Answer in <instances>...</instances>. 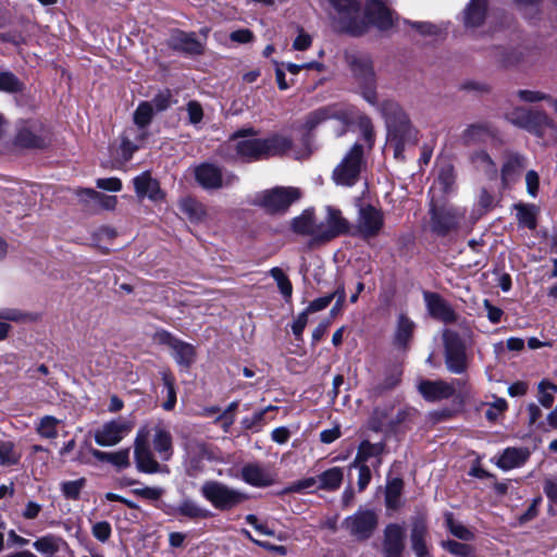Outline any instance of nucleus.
I'll return each mask as SVG.
<instances>
[{"label":"nucleus","instance_id":"42","mask_svg":"<svg viewBox=\"0 0 557 557\" xmlns=\"http://www.w3.org/2000/svg\"><path fill=\"white\" fill-rule=\"evenodd\" d=\"M30 319V314L24 313L17 309H1L0 310V341L7 338L11 325L5 321L23 322Z\"/></svg>","mask_w":557,"mask_h":557},{"label":"nucleus","instance_id":"11","mask_svg":"<svg viewBox=\"0 0 557 557\" xmlns=\"http://www.w3.org/2000/svg\"><path fill=\"white\" fill-rule=\"evenodd\" d=\"M135 423L131 418L119 417L103 423L95 431V442L102 447L117 445L134 429Z\"/></svg>","mask_w":557,"mask_h":557},{"label":"nucleus","instance_id":"22","mask_svg":"<svg viewBox=\"0 0 557 557\" xmlns=\"http://www.w3.org/2000/svg\"><path fill=\"white\" fill-rule=\"evenodd\" d=\"M170 48L189 55H199L203 52V45L195 33L173 30L168 39Z\"/></svg>","mask_w":557,"mask_h":557},{"label":"nucleus","instance_id":"2","mask_svg":"<svg viewBox=\"0 0 557 557\" xmlns=\"http://www.w3.org/2000/svg\"><path fill=\"white\" fill-rule=\"evenodd\" d=\"M246 134L252 135V128L240 131L231 138L237 156L245 161H256L273 156L283 154L292 147V140L285 136L275 135L265 139L245 138Z\"/></svg>","mask_w":557,"mask_h":557},{"label":"nucleus","instance_id":"14","mask_svg":"<svg viewBox=\"0 0 557 557\" xmlns=\"http://www.w3.org/2000/svg\"><path fill=\"white\" fill-rule=\"evenodd\" d=\"M48 140V129L36 120L22 122L15 137V144L25 148H42Z\"/></svg>","mask_w":557,"mask_h":557},{"label":"nucleus","instance_id":"54","mask_svg":"<svg viewBox=\"0 0 557 557\" xmlns=\"http://www.w3.org/2000/svg\"><path fill=\"white\" fill-rule=\"evenodd\" d=\"M335 112L327 107L319 108L315 111L309 113L306 117L305 127L307 131H312L320 123L333 117Z\"/></svg>","mask_w":557,"mask_h":557},{"label":"nucleus","instance_id":"47","mask_svg":"<svg viewBox=\"0 0 557 557\" xmlns=\"http://www.w3.org/2000/svg\"><path fill=\"white\" fill-rule=\"evenodd\" d=\"M135 128H128L124 132L121 139L122 156L125 160H129L133 153L139 148V144L144 140L137 139Z\"/></svg>","mask_w":557,"mask_h":557},{"label":"nucleus","instance_id":"23","mask_svg":"<svg viewBox=\"0 0 557 557\" xmlns=\"http://www.w3.org/2000/svg\"><path fill=\"white\" fill-rule=\"evenodd\" d=\"M242 480L255 487H267L274 483V475L259 463H247L240 470Z\"/></svg>","mask_w":557,"mask_h":557},{"label":"nucleus","instance_id":"7","mask_svg":"<svg viewBox=\"0 0 557 557\" xmlns=\"http://www.w3.org/2000/svg\"><path fill=\"white\" fill-rule=\"evenodd\" d=\"M134 459L136 468L143 473H168L169 468L160 465L150 447V430L143 426L138 430L134 441Z\"/></svg>","mask_w":557,"mask_h":557},{"label":"nucleus","instance_id":"25","mask_svg":"<svg viewBox=\"0 0 557 557\" xmlns=\"http://www.w3.org/2000/svg\"><path fill=\"white\" fill-rule=\"evenodd\" d=\"M366 17L381 30L388 29L394 25L393 13L379 0H372L367 4Z\"/></svg>","mask_w":557,"mask_h":557},{"label":"nucleus","instance_id":"60","mask_svg":"<svg viewBox=\"0 0 557 557\" xmlns=\"http://www.w3.org/2000/svg\"><path fill=\"white\" fill-rule=\"evenodd\" d=\"M318 476L317 478H306L299 481L292 483L288 487H286V493H301L305 491H311L318 488Z\"/></svg>","mask_w":557,"mask_h":557},{"label":"nucleus","instance_id":"20","mask_svg":"<svg viewBox=\"0 0 557 557\" xmlns=\"http://www.w3.org/2000/svg\"><path fill=\"white\" fill-rule=\"evenodd\" d=\"M424 302L429 314L444 323H454L457 314L451 306L438 294L432 292L423 293Z\"/></svg>","mask_w":557,"mask_h":557},{"label":"nucleus","instance_id":"44","mask_svg":"<svg viewBox=\"0 0 557 557\" xmlns=\"http://www.w3.org/2000/svg\"><path fill=\"white\" fill-rule=\"evenodd\" d=\"M517 211V220L520 225L534 230L536 227V213L537 208L535 205L517 203L515 205Z\"/></svg>","mask_w":557,"mask_h":557},{"label":"nucleus","instance_id":"41","mask_svg":"<svg viewBox=\"0 0 557 557\" xmlns=\"http://www.w3.org/2000/svg\"><path fill=\"white\" fill-rule=\"evenodd\" d=\"M62 545H65L64 540L54 534H46L33 543V547L37 552L49 556L55 555Z\"/></svg>","mask_w":557,"mask_h":557},{"label":"nucleus","instance_id":"48","mask_svg":"<svg viewBox=\"0 0 557 557\" xmlns=\"http://www.w3.org/2000/svg\"><path fill=\"white\" fill-rule=\"evenodd\" d=\"M77 196L81 198H89L91 200H96L101 205L102 208L107 210L114 209L117 202L115 196H106L91 188L78 190Z\"/></svg>","mask_w":557,"mask_h":557},{"label":"nucleus","instance_id":"16","mask_svg":"<svg viewBox=\"0 0 557 557\" xmlns=\"http://www.w3.org/2000/svg\"><path fill=\"white\" fill-rule=\"evenodd\" d=\"M216 459L213 450L205 443L190 444L187 449L185 470L188 476L196 478L205 471L207 461Z\"/></svg>","mask_w":557,"mask_h":557},{"label":"nucleus","instance_id":"61","mask_svg":"<svg viewBox=\"0 0 557 557\" xmlns=\"http://www.w3.org/2000/svg\"><path fill=\"white\" fill-rule=\"evenodd\" d=\"M163 384L168 392V399L163 403L162 407L164 410L170 411L175 407L176 404V393L173 377L166 373H163Z\"/></svg>","mask_w":557,"mask_h":557},{"label":"nucleus","instance_id":"38","mask_svg":"<svg viewBox=\"0 0 557 557\" xmlns=\"http://www.w3.org/2000/svg\"><path fill=\"white\" fill-rule=\"evenodd\" d=\"M181 211L193 223L203 222L207 218V210L203 203L195 198L187 197L180 202Z\"/></svg>","mask_w":557,"mask_h":557},{"label":"nucleus","instance_id":"8","mask_svg":"<svg viewBox=\"0 0 557 557\" xmlns=\"http://www.w3.org/2000/svg\"><path fill=\"white\" fill-rule=\"evenodd\" d=\"M379 525V516L373 509H358L346 517L342 528L356 541L362 542L372 537Z\"/></svg>","mask_w":557,"mask_h":557},{"label":"nucleus","instance_id":"37","mask_svg":"<svg viewBox=\"0 0 557 557\" xmlns=\"http://www.w3.org/2000/svg\"><path fill=\"white\" fill-rule=\"evenodd\" d=\"M455 184V171L454 166L450 163H443L438 168L437 176L430 189V193H435L436 190L442 194H448Z\"/></svg>","mask_w":557,"mask_h":557},{"label":"nucleus","instance_id":"33","mask_svg":"<svg viewBox=\"0 0 557 557\" xmlns=\"http://www.w3.org/2000/svg\"><path fill=\"white\" fill-rule=\"evenodd\" d=\"M386 444L384 442L371 443L367 440L362 441L357 450V461H364L374 459L371 466L377 469L382 465V455L385 453Z\"/></svg>","mask_w":557,"mask_h":557},{"label":"nucleus","instance_id":"49","mask_svg":"<svg viewBox=\"0 0 557 557\" xmlns=\"http://www.w3.org/2000/svg\"><path fill=\"white\" fill-rule=\"evenodd\" d=\"M61 421L53 416H45L40 419L36 431L45 438H55L58 436V425Z\"/></svg>","mask_w":557,"mask_h":557},{"label":"nucleus","instance_id":"43","mask_svg":"<svg viewBox=\"0 0 557 557\" xmlns=\"http://www.w3.org/2000/svg\"><path fill=\"white\" fill-rule=\"evenodd\" d=\"M176 512L189 519H207L212 512L191 499H184L176 508Z\"/></svg>","mask_w":557,"mask_h":557},{"label":"nucleus","instance_id":"36","mask_svg":"<svg viewBox=\"0 0 557 557\" xmlns=\"http://www.w3.org/2000/svg\"><path fill=\"white\" fill-rule=\"evenodd\" d=\"M495 136V128L490 123H475L469 125L462 134L466 145L484 143Z\"/></svg>","mask_w":557,"mask_h":557},{"label":"nucleus","instance_id":"15","mask_svg":"<svg viewBox=\"0 0 557 557\" xmlns=\"http://www.w3.org/2000/svg\"><path fill=\"white\" fill-rule=\"evenodd\" d=\"M159 341L171 348V355L182 369H188L196 359L194 345L174 337L171 333L162 331L158 334Z\"/></svg>","mask_w":557,"mask_h":557},{"label":"nucleus","instance_id":"58","mask_svg":"<svg viewBox=\"0 0 557 557\" xmlns=\"http://www.w3.org/2000/svg\"><path fill=\"white\" fill-rule=\"evenodd\" d=\"M22 89V83L11 72L0 73V90L8 92H16Z\"/></svg>","mask_w":557,"mask_h":557},{"label":"nucleus","instance_id":"3","mask_svg":"<svg viewBox=\"0 0 557 557\" xmlns=\"http://www.w3.org/2000/svg\"><path fill=\"white\" fill-rule=\"evenodd\" d=\"M374 418L381 429L394 434L411 430L421 420L420 412L410 406L377 407Z\"/></svg>","mask_w":557,"mask_h":557},{"label":"nucleus","instance_id":"9","mask_svg":"<svg viewBox=\"0 0 557 557\" xmlns=\"http://www.w3.org/2000/svg\"><path fill=\"white\" fill-rule=\"evenodd\" d=\"M445 364L449 372L462 374L468 369L466 344L458 333L446 330L443 333Z\"/></svg>","mask_w":557,"mask_h":557},{"label":"nucleus","instance_id":"18","mask_svg":"<svg viewBox=\"0 0 557 557\" xmlns=\"http://www.w3.org/2000/svg\"><path fill=\"white\" fill-rule=\"evenodd\" d=\"M405 528L388 523L383 531L382 554L384 557H400L405 549Z\"/></svg>","mask_w":557,"mask_h":557},{"label":"nucleus","instance_id":"27","mask_svg":"<svg viewBox=\"0 0 557 557\" xmlns=\"http://www.w3.org/2000/svg\"><path fill=\"white\" fill-rule=\"evenodd\" d=\"M530 457L527 447H507L497 458L495 465L505 471L523 466Z\"/></svg>","mask_w":557,"mask_h":557},{"label":"nucleus","instance_id":"46","mask_svg":"<svg viewBox=\"0 0 557 557\" xmlns=\"http://www.w3.org/2000/svg\"><path fill=\"white\" fill-rule=\"evenodd\" d=\"M21 454L15 449V445L11 441L0 440V465L10 467L17 465Z\"/></svg>","mask_w":557,"mask_h":557},{"label":"nucleus","instance_id":"32","mask_svg":"<svg viewBox=\"0 0 557 557\" xmlns=\"http://www.w3.org/2000/svg\"><path fill=\"white\" fill-rule=\"evenodd\" d=\"M153 448L161 460L168 461L173 456V440L169 430L158 424L153 428Z\"/></svg>","mask_w":557,"mask_h":557},{"label":"nucleus","instance_id":"6","mask_svg":"<svg viewBox=\"0 0 557 557\" xmlns=\"http://www.w3.org/2000/svg\"><path fill=\"white\" fill-rule=\"evenodd\" d=\"M364 168V147L356 143L334 169L332 177L337 185L354 186Z\"/></svg>","mask_w":557,"mask_h":557},{"label":"nucleus","instance_id":"24","mask_svg":"<svg viewBox=\"0 0 557 557\" xmlns=\"http://www.w3.org/2000/svg\"><path fill=\"white\" fill-rule=\"evenodd\" d=\"M419 392L429 401L448 399L454 396L456 389L453 383L442 380L422 381L419 384Z\"/></svg>","mask_w":557,"mask_h":557},{"label":"nucleus","instance_id":"10","mask_svg":"<svg viewBox=\"0 0 557 557\" xmlns=\"http://www.w3.org/2000/svg\"><path fill=\"white\" fill-rule=\"evenodd\" d=\"M431 230L438 236H446L456 231L465 218V211L456 207H437L434 197L431 199Z\"/></svg>","mask_w":557,"mask_h":557},{"label":"nucleus","instance_id":"5","mask_svg":"<svg viewBox=\"0 0 557 557\" xmlns=\"http://www.w3.org/2000/svg\"><path fill=\"white\" fill-rule=\"evenodd\" d=\"M300 198L299 188L277 186L256 194L252 205L262 208L270 214H284Z\"/></svg>","mask_w":557,"mask_h":557},{"label":"nucleus","instance_id":"28","mask_svg":"<svg viewBox=\"0 0 557 557\" xmlns=\"http://www.w3.org/2000/svg\"><path fill=\"white\" fill-rule=\"evenodd\" d=\"M332 7L344 17L342 28L351 33L352 35H360L363 29L352 26V16L359 10L357 0H329Z\"/></svg>","mask_w":557,"mask_h":557},{"label":"nucleus","instance_id":"1","mask_svg":"<svg viewBox=\"0 0 557 557\" xmlns=\"http://www.w3.org/2000/svg\"><path fill=\"white\" fill-rule=\"evenodd\" d=\"M355 76L363 84V99L375 107L385 120L387 127V145L393 149L396 159L403 158L406 146L413 145L417 140V132L400 106L393 100H384L381 103L374 89V72L372 62L368 57H356L350 63Z\"/></svg>","mask_w":557,"mask_h":557},{"label":"nucleus","instance_id":"34","mask_svg":"<svg viewBox=\"0 0 557 557\" xmlns=\"http://www.w3.org/2000/svg\"><path fill=\"white\" fill-rule=\"evenodd\" d=\"M487 0H470L463 10V24L467 28L480 26L486 16Z\"/></svg>","mask_w":557,"mask_h":557},{"label":"nucleus","instance_id":"63","mask_svg":"<svg viewBox=\"0 0 557 557\" xmlns=\"http://www.w3.org/2000/svg\"><path fill=\"white\" fill-rule=\"evenodd\" d=\"M133 493L148 500H158L164 493L162 487L145 486L133 490Z\"/></svg>","mask_w":557,"mask_h":557},{"label":"nucleus","instance_id":"30","mask_svg":"<svg viewBox=\"0 0 557 557\" xmlns=\"http://www.w3.org/2000/svg\"><path fill=\"white\" fill-rule=\"evenodd\" d=\"M416 323L405 313H400L394 332L393 343L399 349H406L414 333Z\"/></svg>","mask_w":557,"mask_h":557},{"label":"nucleus","instance_id":"59","mask_svg":"<svg viewBox=\"0 0 557 557\" xmlns=\"http://www.w3.org/2000/svg\"><path fill=\"white\" fill-rule=\"evenodd\" d=\"M92 536L101 543L109 541L112 534V527L108 521H98L91 527Z\"/></svg>","mask_w":557,"mask_h":557},{"label":"nucleus","instance_id":"40","mask_svg":"<svg viewBox=\"0 0 557 557\" xmlns=\"http://www.w3.org/2000/svg\"><path fill=\"white\" fill-rule=\"evenodd\" d=\"M344 479L343 469L333 467L318 475V488L324 491H336L341 487Z\"/></svg>","mask_w":557,"mask_h":557},{"label":"nucleus","instance_id":"50","mask_svg":"<svg viewBox=\"0 0 557 557\" xmlns=\"http://www.w3.org/2000/svg\"><path fill=\"white\" fill-rule=\"evenodd\" d=\"M277 410L275 406H268L263 410L255 412L250 417L243 419L242 424L246 430H259L264 423H267V414L270 411Z\"/></svg>","mask_w":557,"mask_h":557},{"label":"nucleus","instance_id":"57","mask_svg":"<svg viewBox=\"0 0 557 557\" xmlns=\"http://www.w3.org/2000/svg\"><path fill=\"white\" fill-rule=\"evenodd\" d=\"M523 60L524 53L522 52V50L513 48L504 50L500 53L498 61L504 67H512L522 63Z\"/></svg>","mask_w":557,"mask_h":557},{"label":"nucleus","instance_id":"26","mask_svg":"<svg viewBox=\"0 0 557 557\" xmlns=\"http://www.w3.org/2000/svg\"><path fill=\"white\" fill-rule=\"evenodd\" d=\"M428 525L423 518L417 517L411 522L410 543L417 557H428L426 547Z\"/></svg>","mask_w":557,"mask_h":557},{"label":"nucleus","instance_id":"13","mask_svg":"<svg viewBox=\"0 0 557 557\" xmlns=\"http://www.w3.org/2000/svg\"><path fill=\"white\" fill-rule=\"evenodd\" d=\"M197 183L205 189L228 187L238 181L235 174H223L221 169L211 163H202L195 168Z\"/></svg>","mask_w":557,"mask_h":557},{"label":"nucleus","instance_id":"4","mask_svg":"<svg viewBox=\"0 0 557 557\" xmlns=\"http://www.w3.org/2000/svg\"><path fill=\"white\" fill-rule=\"evenodd\" d=\"M200 494L220 511H230L248 499L246 493L216 480L205 481Z\"/></svg>","mask_w":557,"mask_h":557},{"label":"nucleus","instance_id":"12","mask_svg":"<svg viewBox=\"0 0 557 557\" xmlns=\"http://www.w3.org/2000/svg\"><path fill=\"white\" fill-rule=\"evenodd\" d=\"M324 220L318 221V243L330 242L349 232V222L335 207L327 206Z\"/></svg>","mask_w":557,"mask_h":557},{"label":"nucleus","instance_id":"39","mask_svg":"<svg viewBox=\"0 0 557 557\" xmlns=\"http://www.w3.org/2000/svg\"><path fill=\"white\" fill-rule=\"evenodd\" d=\"M404 482L399 478L389 480L385 488V506L387 509L397 510L401 507V494Z\"/></svg>","mask_w":557,"mask_h":557},{"label":"nucleus","instance_id":"19","mask_svg":"<svg viewBox=\"0 0 557 557\" xmlns=\"http://www.w3.org/2000/svg\"><path fill=\"white\" fill-rule=\"evenodd\" d=\"M506 120L529 132H536L539 127L547 123V116L543 112L525 108H516L507 112Z\"/></svg>","mask_w":557,"mask_h":557},{"label":"nucleus","instance_id":"53","mask_svg":"<svg viewBox=\"0 0 557 557\" xmlns=\"http://www.w3.org/2000/svg\"><path fill=\"white\" fill-rule=\"evenodd\" d=\"M86 485V479L81 478L73 481H64L60 485V490L66 499L77 500L81 496L82 490Z\"/></svg>","mask_w":557,"mask_h":557},{"label":"nucleus","instance_id":"31","mask_svg":"<svg viewBox=\"0 0 557 557\" xmlns=\"http://www.w3.org/2000/svg\"><path fill=\"white\" fill-rule=\"evenodd\" d=\"M292 230L299 235L310 236L318 243V221L312 210H305L292 221Z\"/></svg>","mask_w":557,"mask_h":557},{"label":"nucleus","instance_id":"62","mask_svg":"<svg viewBox=\"0 0 557 557\" xmlns=\"http://www.w3.org/2000/svg\"><path fill=\"white\" fill-rule=\"evenodd\" d=\"M508 408L507 401L504 398H496L485 411V417L488 421H496L503 412Z\"/></svg>","mask_w":557,"mask_h":557},{"label":"nucleus","instance_id":"55","mask_svg":"<svg viewBox=\"0 0 557 557\" xmlns=\"http://www.w3.org/2000/svg\"><path fill=\"white\" fill-rule=\"evenodd\" d=\"M445 522L454 536L463 541H471L474 537V534L467 527L454 520L453 513L447 512L445 515Z\"/></svg>","mask_w":557,"mask_h":557},{"label":"nucleus","instance_id":"56","mask_svg":"<svg viewBox=\"0 0 557 557\" xmlns=\"http://www.w3.org/2000/svg\"><path fill=\"white\" fill-rule=\"evenodd\" d=\"M270 275L273 277V280L276 282L277 287L281 292V294L286 298L289 299L293 294V286L286 274L283 272L281 268H272L270 270Z\"/></svg>","mask_w":557,"mask_h":557},{"label":"nucleus","instance_id":"64","mask_svg":"<svg viewBox=\"0 0 557 557\" xmlns=\"http://www.w3.org/2000/svg\"><path fill=\"white\" fill-rule=\"evenodd\" d=\"M359 126L363 140L368 144V148L371 149L374 144V132L370 119L361 117Z\"/></svg>","mask_w":557,"mask_h":557},{"label":"nucleus","instance_id":"45","mask_svg":"<svg viewBox=\"0 0 557 557\" xmlns=\"http://www.w3.org/2000/svg\"><path fill=\"white\" fill-rule=\"evenodd\" d=\"M470 161L472 165L487 175H495L497 172L496 164L485 150H478L471 153Z\"/></svg>","mask_w":557,"mask_h":557},{"label":"nucleus","instance_id":"17","mask_svg":"<svg viewBox=\"0 0 557 557\" xmlns=\"http://www.w3.org/2000/svg\"><path fill=\"white\" fill-rule=\"evenodd\" d=\"M384 225L383 212L368 205L359 209L357 219L358 233L364 238H373L379 235Z\"/></svg>","mask_w":557,"mask_h":557},{"label":"nucleus","instance_id":"21","mask_svg":"<svg viewBox=\"0 0 557 557\" xmlns=\"http://www.w3.org/2000/svg\"><path fill=\"white\" fill-rule=\"evenodd\" d=\"M527 158L518 152L507 151L504 154V163L502 165L500 175L504 187H508L516 183L527 168Z\"/></svg>","mask_w":557,"mask_h":557},{"label":"nucleus","instance_id":"29","mask_svg":"<svg viewBox=\"0 0 557 557\" xmlns=\"http://www.w3.org/2000/svg\"><path fill=\"white\" fill-rule=\"evenodd\" d=\"M136 195L139 198H149L157 201L162 198L159 183L152 178L149 172H144L133 180Z\"/></svg>","mask_w":557,"mask_h":557},{"label":"nucleus","instance_id":"35","mask_svg":"<svg viewBox=\"0 0 557 557\" xmlns=\"http://www.w3.org/2000/svg\"><path fill=\"white\" fill-rule=\"evenodd\" d=\"M153 117V109L152 103L149 101H143L138 104L134 112V123L136 125L135 132L137 135L135 136L139 140H145L148 136L147 127L151 123Z\"/></svg>","mask_w":557,"mask_h":557},{"label":"nucleus","instance_id":"52","mask_svg":"<svg viewBox=\"0 0 557 557\" xmlns=\"http://www.w3.org/2000/svg\"><path fill=\"white\" fill-rule=\"evenodd\" d=\"M442 547L456 557H475L474 548L469 544L448 540L442 542Z\"/></svg>","mask_w":557,"mask_h":557},{"label":"nucleus","instance_id":"51","mask_svg":"<svg viewBox=\"0 0 557 557\" xmlns=\"http://www.w3.org/2000/svg\"><path fill=\"white\" fill-rule=\"evenodd\" d=\"M537 400L544 408H550L554 404V393L557 392V385L554 383L543 380L540 382Z\"/></svg>","mask_w":557,"mask_h":557}]
</instances>
